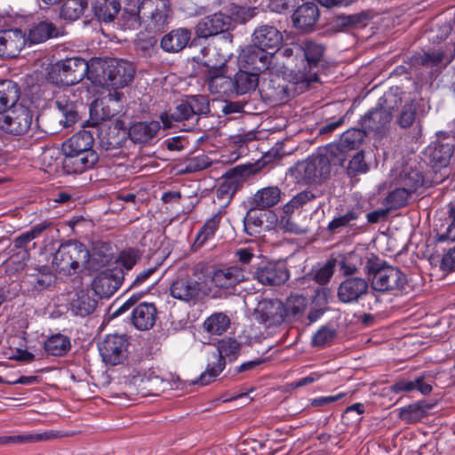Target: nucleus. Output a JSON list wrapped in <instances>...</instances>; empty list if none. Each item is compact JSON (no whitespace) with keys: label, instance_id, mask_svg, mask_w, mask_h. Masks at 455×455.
<instances>
[{"label":"nucleus","instance_id":"f257e3e1","mask_svg":"<svg viewBox=\"0 0 455 455\" xmlns=\"http://www.w3.org/2000/svg\"><path fill=\"white\" fill-rule=\"evenodd\" d=\"M135 75L133 64L118 59L91 60V82L98 86L123 88L132 82Z\"/></svg>","mask_w":455,"mask_h":455},{"label":"nucleus","instance_id":"f03ea898","mask_svg":"<svg viewBox=\"0 0 455 455\" xmlns=\"http://www.w3.org/2000/svg\"><path fill=\"white\" fill-rule=\"evenodd\" d=\"M49 79L57 85L71 86L85 76L91 81V60L80 57L67 58L52 65Z\"/></svg>","mask_w":455,"mask_h":455},{"label":"nucleus","instance_id":"7ed1b4c3","mask_svg":"<svg viewBox=\"0 0 455 455\" xmlns=\"http://www.w3.org/2000/svg\"><path fill=\"white\" fill-rule=\"evenodd\" d=\"M89 260L90 251L83 243L68 241L60 244L54 253L52 267L56 271L71 275L80 267H86Z\"/></svg>","mask_w":455,"mask_h":455},{"label":"nucleus","instance_id":"20e7f679","mask_svg":"<svg viewBox=\"0 0 455 455\" xmlns=\"http://www.w3.org/2000/svg\"><path fill=\"white\" fill-rule=\"evenodd\" d=\"M365 268L369 275H373L371 287L381 292L401 291L407 283L406 275L398 268L392 266L379 267L376 260H367Z\"/></svg>","mask_w":455,"mask_h":455},{"label":"nucleus","instance_id":"39448f33","mask_svg":"<svg viewBox=\"0 0 455 455\" xmlns=\"http://www.w3.org/2000/svg\"><path fill=\"white\" fill-rule=\"evenodd\" d=\"M240 343L234 339H223L218 342V360L216 363L208 364V367L204 372H203L200 378L194 382L195 384H200L202 386L208 385L212 382L217 376H219L225 368L226 358L229 361L236 359L240 352Z\"/></svg>","mask_w":455,"mask_h":455},{"label":"nucleus","instance_id":"423d86ee","mask_svg":"<svg viewBox=\"0 0 455 455\" xmlns=\"http://www.w3.org/2000/svg\"><path fill=\"white\" fill-rule=\"evenodd\" d=\"M454 152L452 144L435 141L431 143L425 150L428 164L435 172L434 181L439 183L448 175L447 167Z\"/></svg>","mask_w":455,"mask_h":455},{"label":"nucleus","instance_id":"0eeeda50","mask_svg":"<svg viewBox=\"0 0 455 455\" xmlns=\"http://www.w3.org/2000/svg\"><path fill=\"white\" fill-rule=\"evenodd\" d=\"M295 171L297 177L307 184H322L331 176L330 166L316 152L306 160L298 163Z\"/></svg>","mask_w":455,"mask_h":455},{"label":"nucleus","instance_id":"6e6552de","mask_svg":"<svg viewBox=\"0 0 455 455\" xmlns=\"http://www.w3.org/2000/svg\"><path fill=\"white\" fill-rule=\"evenodd\" d=\"M170 294L178 300L195 305L204 299L206 292L202 283L188 275H181L172 281Z\"/></svg>","mask_w":455,"mask_h":455},{"label":"nucleus","instance_id":"1a4fd4ad","mask_svg":"<svg viewBox=\"0 0 455 455\" xmlns=\"http://www.w3.org/2000/svg\"><path fill=\"white\" fill-rule=\"evenodd\" d=\"M32 117L28 108L16 103L10 110L0 115V129L13 135H23L29 130Z\"/></svg>","mask_w":455,"mask_h":455},{"label":"nucleus","instance_id":"9d476101","mask_svg":"<svg viewBox=\"0 0 455 455\" xmlns=\"http://www.w3.org/2000/svg\"><path fill=\"white\" fill-rule=\"evenodd\" d=\"M140 8L144 16V23H147L146 28L148 31H161L168 23L171 11L165 0H159L157 4L155 3V0H142Z\"/></svg>","mask_w":455,"mask_h":455},{"label":"nucleus","instance_id":"9b49d317","mask_svg":"<svg viewBox=\"0 0 455 455\" xmlns=\"http://www.w3.org/2000/svg\"><path fill=\"white\" fill-rule=\"evenodd\" d=\"M128 339L124 335H107L99 345L100 354L107 364L117 365L128 356Z\"/></svg>","mask_w":455,"mask_h":455},{"label":"nucleus","instance_id":"f8f14e48","mask_svg":"<svg viewBox=\"0 0 455 455\" xmlns=\"http://www.w3.org/2000/svg\"><path fill=\"white\" fill-rule=\"evenodd\" d=\"M259 171V168L256 164L238 165L229 170L217 188V197L220 199L232 198L240 187L241 180L250 177Z\"/></svg>","mask_w":455,"mask_h":455},{"label":"nucleus","instance_id":"ddd939ff","mask_svg":"<svg viewBox=\"0 0 455 455\" xmlns=\"http://www.w3.org/2000/svg\"><path fill=\"white\" fill-rule=\"evenodd\" d=\"M369 292V282L359 276H349L339 283L337 296L346 304L357 303Z\"/></svg>","mask_w":455,"mask_h":455},{"label":"nucleus","instance_id":"4468645a","mask_svg":"<svg viewBox=\"0 0 455 455\" xmlns=\"http://www.w3.org/2000/svg\"><path fill=\"white\" fill-rule=\"evenodd\" d=\"M124 278L122 269H106L93 279L92 289L99 298H109L120 287Z\"/></svg>","mask_w":455,"mask_h":455},{"label":"nucleus","instance_id":"2eb2a0df","mask_svg":"<svg viewBox=\"0 0 455 455\" xmlns=\"http://www.w3.org/2000/svg\"><path fill=\"white\" fill-rule=\"evenodd\" d=\"M274 58L275 53H269L264 48L251 44L243 51L241 62L243 68L259 76V73L270 68Z\"/></svg>","mask_w":455,"mask_h":455},{"label":"nucleus","instance_id":"dca6fc26","mask_svg":"<svg viewBox=\"0 0 455 455\" xmlns=\"http://www.w3.org/2000/svg\"><path fill=\"white\" fill-rule=\"evenodd\" d=\"M232 19L221 12L205 16L201 19L196 28V35L199 38H209L230 29Z\"/></svg>","mask_w":455,"mask_h":455},{"label":"nucleus","instance_id":"f3484780","mask_svg":"<svg viewBox=\"0 0 455 455\" xmlns=\"http://www.w3.org/2000/svg\"><path fill=\"white\" fill-rule=\"evenodd\" d=\"M289 271L279 262L268 261L259 266L254 272V278L263 285L276 286L289 279Z\"/></svg>","mask_w":455,"mask_h":455},{"label":"nucleus","instance_id":"a211bd4d","mask_svg":"<svg viewBox=\"0 0 455 455\" xmlns=\"http://www.w3.org/2000/svg\"><path fill=\"white\" fill-rule=\"evenodd\" d=\"M250 272L239 266H230L215 269L212 275V282L218 288L230 289L249 279Z\"/></svg>","mask_w":455,"mask_h":455},{"label":"nucleus","instance_id":"6ab92c4d","mask_svg":"<svg viewBox=\"0 0 455 455\" xmlns=\"http://www.w3.org/2000/svg\"><path fill=\"white\" fill-rule=\"evenodd\" d=\"M392 120V113L389 108H377L370 110L361 119V126L365 132H372L382 136L386 133L387 126Z\"/></svg>","mask_w":455,"mask_h":455},{"label":"nucleus","instance_id":"aec40b11","mask_svg":"<svg viewBox=\"0 0 455 455\" xmlns=\"http://www.w3.org/2000/svg\"><path fill=\"white\" fill-rule=\"evenodd\" d=\"M256 314L267 326L277 325L285 320V308L279 299H264L258 304Z\"/></svg>","mask_w":455,"mask_h":455},{"label":"nucleus","instance_id":"412c9836","mask_svg":"<svg viewBox=\"0 0 455 455\" xmlns=\"http://www.w3.org/2000/svg\"><path fill=\"white\" fill-rule=\"evenodd\" d=\"M283 40L282 32L276 27L268 24L257 27L251 35V44L265 50L278 48Z\"/></svg>","mask_w":455,"mask_h":455},{"label":"nucleus","instance_id":"4be33fe9","mask_svg":"<svg viewBox=\"0 0 455 455\" xmlns=\"http://www.w3.org/2000/svg\"><path fill=\"white\" fill-rule=\"evenodd\" d=\"M26 44V36L20 29L0 31V56L14 58Z\"/></svg>","mask_w":455,"mask_h":455},{"label":"nucleus","instance_id":"5701e85b","mask_svg":"<svg viewBox=\"0 0 455 455\" xmlns=\"http://www.w3.org/2000/svg\"><path fill=\"white\" fill-rule=\"evenodd\" d=\"M157 319V309L154 303L141 302L132 312V323L140 331H148L154 327Z\"/></svg>","mask_w":455,"mask_h":455},{"label":"nucleus","instance_id":"b1692460","mask_svg":"<svg viewBox=\"0 0 455 455\" xmlns=\"http://www.w3.org/2000/svg\"><path fill=\"white\" fill-rule=\"evenodd\" d=\"M375 15L376 13L372 10H364L349 15H339L333 19L332 27L336 31L364 28Z\"/></svg>","mask_w":455,"mask_h":455},{"label":"nucleus","instance_id":"393cba45","mask_svg":"<svg viewBox=\"0 0 455 455\" xmlns=\"http://www.w3.org/2000/svg\"><path fill=\"white\" fill-rule=\"evenodd\" d=\"M319 18V9L314 3H305L299 6L292 14L294 26L303 32L313 29Z\"/></svg>","mask_w":455,"mask_h":455},{"label":"nucleus","instance_id":"a878e982","mask_svg":"<svg viewBox=\"0 0 455 455\" xmlns=\"http://www.w3.org/2000/svg\"><path fill=\"white\" fill-rule=\"evenodd\" d=\"M207 84L212 94H235L233 78L224 75L223 68H213L208 71Z\"/></svg>","mask_w":455,"mask_h":455},{"label":"nucleus","instance_id":"bb28decb","mask_svg":"<svg viewBox=\"0 0 455 455\" xmlns=\"http://www.w3.org/2000/svg\"><path fill=\"white\" fill-rule=\"evenodd\" d=\"M54 232H58L53 226V223L48 220H44L31 228L28 231H26L17 236L13 241V247L17 251L28 250L29 243L40 237L43 235H52Z\"/></svg>","mask_w":455,"mask_h":455},{"label":"nucleus","instance_id":"cd10ccee","mask_svg":"<svg viewBox=\"0 0 455 455\" xmlns=\"http://www.w3.org/2000/svg\"><path fill=\"white\" fill-rule=\"evenodd\" d=\"M99 156L96 152H89L83 156H63L62 168L67 174H78L94 167Z\"/></svg>","mask_w":455,"mask_h":455},{"label":"nucleus","instance_id":"c85d7f7f","mask_svg":"<svg viewBox=\"0 0 455 455\" xmlns=\"http://www.w3.org/2000/svg\"><path fill=\"white\" fill-rule=\"evenodd\" d=\"M191 39V31L186 28L172 29L161 40V48L166 52H179Z\"/></svg>","mask_w":455,"mask_h":455},{"label":"nucleus","instance_id":"c756f323","mask_svg":"<svg viewBox=\"0 0 455 455\" xmlns=\"http://www.w3.org/2000/svg\"><path fill=\"white\" fill-rule=\"evenodd\" d=\"M69 435L63 431L49 430L40 434H26L9 436H0V445L8 443H37L47 440H53L68 436Z\"/></svg>","mask_w":455,"mask_h":455},{"label":"nucleus","instance_id":"7c9ffc66","mask_svg":"<svg viewBox=\"0 0 455 455\" xmlns=\"http://www.w3.org/2000/svg\"><path fill=\"white\" fill-rule=\"evenodd\" d=\"M90 4L94 17L102 22L113 21L121 10L120 0H90Z\"/></svg>","mask_w":455,"mask_h":455},{"label":"nucleus","instance_id":"2f4dec72","mask_svg":"<svg viewBox=\"0 0 455 455\" xmlns=\"http://www.w3.org/2000/svg\"><path fill=\"white\" fill-rule=\"evenodd\" d=\"M424 183L422 172L416 162H409L403 166L399 174V184L413 193Z\"/></svg>","mask_w":455,"mask_h":455},{"label":"nucleus","instance_id":"473e14b6","mask_svg":"<svg viewBox=\"0 0 455 455\" xmlns=\"http://www.w3.org/2000/svg\"><path fill=\"white\" fill-rule=\"evenodd\" d=\"M161 129L158 121L138 122L129 129L130 139L137 143H147L154 139Z\"/></svg>","mask_w":455,"mask_h":455},{"label":"nucleus","instance_id":"72a5a7b5","mask_svg":"<svg viewBox=\"0 0 455 455\" xmlns=\"http://www.w3.org/2000/svg\"><path fill=\"white\" fill-rule=\"evenodd\" d=\"M160 120L164 124V128L169 129L173 126L174 122H185L195 120L198 122L199 118L195 117L191 112L190 105L187 102L186 99H182L180 103L175 107L172 113H162L160 115Z\"/></svg>","mask_w":455,"mask_h":455},{"label":"nucleus","instance_id":"f704fd0d","mask_svg":"<svg viewBox=\"0 0 455 455\" xmlns=\"http://www.w3.org/2000/svg\"><path fill=\"white\" fill-rule=\"evenodd\" d=\"M281 190L277 186H270L258 190L251 202L253 209L264 210L276 205L281 199Z\"/></svg>","mask_w":455,"mask_h":455},{"label":"nucleus","instance_id":"c9c22d12","mask_svg":"<svg viewBox=\"0 0 455 455\" xmlns=\"http://www.w3.org/2000/svg\"><path fill=\"white\" fill-rule=\"evenodd\" d=\"M112 100V95L109 94L108 99H97L92 103L90 121L92 125H99L101 122L109 120L116 114V109L109 105Z\"/></svg>","mask_w":455,"mask_h":455},{"label":"nucleus","instance_id":"e433bc0d","mask_svg":"<svg viewBox=\"0 0 455 455\" xmlns=\"http://www.w3.org/2000/svg\"><path fill=\"white\" fill-rule=\"evenodd\" d=\"M20 95L19 85L10 80L0 83V115L10 110L18 102Z\"/></svg>","mask_w":455,"mask_h":455},{"label":"nucleus","instance_id":"4c0bfd02","mask_svg":"<svg viewBox=\"0 0 455 455\" xmlns=\"http://www.w3.org/2000/svg\"><path fill=\"white\" fill-rule=\"evenodd\" d=\"M259 76L258 73L239 70L233 78L235 94L254 92L259 85Z\"/></svg>","mask_w":455,"mask_h":455},{"label":"nucleus","instance_id":"58836bf2","mask_svg":"<svg viewBox=\"0 0 455 455\" xmlns=\"http://www.w3.org/2000/svg\"><path fill=\"white\" fill-rule=\"evenodd\" d=\"M58 28L50 21H40L34 24L28 30L26 42L30 44H40L52 37L58 36Z\"/></svg>","mask_w":455,"mask_h":455},{"label":"nucleus","instance_id":"ea45409f","mask_svg":"<svg viewBox=\"0 0 455 455\" xmlns=\"http://www.w3.org/2000/svg\"><path fill=\"white\" fill-rule=\"evenodd\" d=\"M59 112V121L63 127L73 125L78 119V111L76 104L67 97H60L55 101Z\"/></svg>","mask_w":455,"mask_h":455},{"label":"nucleus","instance_id":"a19ab883","mask_svg":"<svg viewBox=\"0 0 455 455\" xmlns=\"http://www.w3.org/2000/svg\"><path fill=\"white\" fill-rule=\"evenodd\" d=\"M140 4H131L125 5L119 19V24L124 29H138L144 22V16L140 12Z\"/></svg>","mask_w":455,"mask_h":455},{"label":"nucleus","instance_id":"79ce46f5","mask_svg":"<svg viewBox=\"0 0 455 455\" xmlns=\"http://www.w3.org/2000/svg\"><path fill=\"white\" fill-rule=\"evenodd\" d=\"M97 307V300L92 298L88 291L81 290L76 293L71 301L72 312L82 317L91 315Z\"/></svg>","mask_w":455,"mask_h":455},{"label":"nucleus","instance_id":"37998d69","mask_svg":"<svg viewBox=\"0 0 455 455\" xmlns=\"http://www.w3.org/2000/svg\"><path fill=\"white\" fill-rule=\"evenodd\" d=\"M331 170L332 166H342L347 159V150L339 144H329L317 150Z\"/></svg>","mask_w":455,"mask_h":455},{"label":"nucleus","instance_id":"c03bdc74","mask_svg":"<svg viewBox=\"0 0 455 455\" xmlns=\"http://www.w3.org/2000/svg\"><path fill=\"white\" fill-rule=\"evenodd\" d=\"M90 0H64L60 16L66 20H76L88 11Z\"/></svg>","mask_w":455,"mask_h":455},{"label":"nucleus","instance_id":"a18cd8bd","mask_svg":"<svg viewBox=\"0 0 455 455\" xmlns=\"http://www.w3.org/2000/svg\"><path fill=\"white\" fill-rule=\"evenodd\" d=\"M222 214L220 212L209 219L203 227L199 229L194 242V246L202 247L209 239L214 236L216 231L220 227Z\"/></svg>","mask_w":455,"mask_h":455},{"label":"nucleus","instance_id":"49530a36","mask_svg":"<svg viewBox=\"0 0 455 455\" xmlns=\"http://www.w3.org/2000/svg\"><path fill=\"white\" fill-rule=\"evenodd\" d=\"M230 325L229 317L224 313H214L205 319L203 327L208 333L221 335Z\"/></svg>","mask_w":455,"mask_h":455},{"label":"nucleus","instance_id":"de8ad7c7","mask_svg":"<svg viewBox=\"0 0 455 455\" xmlns=\"http://www.w3.org/2000/svg\"><path fill=\"white\" fill-rule=\"evenodd\" d=\"M44 349L51 355L62 356L70 349L69 339L62 334L52 335L44 342Z\"/></svg>","mask_w":455,"mask_h":455},{"label":"nucleus","instance_id":"09e8293b","mask_svg":"<svg viewBox=\"0 0 455 455\" xmlns=\"http://www.w3.org/2000/svg\"><path fill=\"white\" fill-rule=\"evenodd\" d=\"M362 212L358 208H353L345 214L335 217L327 226V231L331 234H337L340 228L352 227V222L356 220Z\"/></svg>","mask_w":455,"mask_h":455},{"label":"nucleus","instance_id":"8fccbe9b","mask_svg":"<svg viewBox=\"0 0 455 455\" xmlns=\"http://www.w3.org/2000/svg\"><path fill=\"white\" fill-rule=\"evenodd\" d=\"M285 308L286 318H299L303 315L307 307L306 297L299 294L291 295L286 303L283 304Z\"/></svg>","mask_w":455,"mask_h":455},{"label":"nucleus","instance_id":"3c124183","mask_svg":"<svg viewBox=\"0 0 455 455\" xmlns=\"http://www.w3.org/2000/svg\"><path fill=\"white\" fill-rule=\"evenodd\" d=\"M93 142L94 139L92 132L83 130L72 135L63 145H68L82 151H94L92 149Z\"/></svg>","mask_w":455,"mask_h":455},{"label":"nucleus","instance_id":"603ef678","mask_svg":"<svg viewBox=\"0 0 455 455\" xmlns=\"http://www.w3.org/2000/svg\"><path fill=\"white\" fill-rule=\"evenodd\" d=\"M112 255L111 244L102 241L94 243L90 251V259L97 261L99 267L108 264L112 259Z\"/></svg>","mask_w":455,"mask_h":455},{"label":"nucleus","instance_id":"864d4df0","mask_svg":"<svg viewBox=\"0 0 455 455\" xmlns=\"http://www.w3.org/2000/svg\"><path fill=\"white\" fill-rule=\"evenodd\" d=\"M366 135L363 128L362 129H348L340 137L339 144L347 150H352L358 148Z\"/></svg>","mask_w":455,"mask_h":455},{"label":"nucleus","instance_id":"5fc2aeb1","mask_svg":"<svg viewBox=\"0 0 455 455\" xmlns=\"http://www.w3.org/2000/svg\"><path fill=\"white\" fill-rule=\"evenodd\" d=\"M187 102L190 105L191 112L195 117L206 116L210 114V100L205 95H188L185 97Z\"/></svg>","mask_w":455,"mask_h":455},{"label":"nucleus","instance_id":"6e6d98bb","mask_svg":"<svg viewBox=\"0 0 455 455\" xmlns=\"http://www.w3.org/2000/svg\"><path fill=\"white\" fill-rule=\"evenodd\" d=\"M324 46L313 41H307L303 44L305 59L307 61L309 68L317 66L324 53Z\"/></svg>","mask_w":455,"mask_h":455},{"label":"nucleus","instance_id":"4d7b16f0","mask_svg":"<svg viewBox=\"0 0 455 455\" xmlns=\"http://www.w3.org/2000/svg\"><path fill=\"white\" fill-rule=\"evenodd\" d=\"M412 191H409L406 188L401 186L388 194L386 197V204L389 209H399L407 204L408 198L412 194Z\"/></svg>","mask_w":455,"mask_h":455},{"label":"nucleus","instance_id":"13d9d810","mask_svg":"<svg viewBox=\"0 0 455 455\" xmlns=\"http://www.w3.org/2000/svg\"><path fill=\"white\" fill-rule=\"evenodd\" d=\"M212 162L205 155H201L185 162L180 169V173H193L203 171L211 165Z\"/></svg>","mask_w":455,"mask_h":455},{"label":"nucleus","instance_id":"bf43d9fd","mask_svg":"<svg viewBox=\"0 0 455 455\" xmlns=\"http://www.w3.org/2000/svg\"><path fill=\"white\" fill-rule=\"evenodd\" d=\"M398 416L407 423H414L424 418V411H422V407L417 402L400 408Z\"/></svg>","mask_w":455,"mask_h":455},{"label":"nucleus","instance_id":"052dcab7","mask_svg":"<svg viewBox=\"0 0 455 455\" xmlns=\"http://www.w3.org/2000/svg\"><path fill=\"white\" fill-rule=\"evenodd\" d=\"M368 171L369 166L364 160V154L363 151L357 152L349 161L347 167V173L351 178L366 173Z\"/></svg>","mask_w":455,"mask_h":455},{"label":"nucleus","instance_id":"680f3d73","mask_svg":"<svg viewBox=\"0 0 455 455\" xmlns=\"http://www.w3.org/2000/svg\"><path fill=\"white\" fill-rule=\"evenodd\" d=\"M417 106L413 101L406 103L401 109L397 117V124L401 128H408L415 122Z\"/></svg>","mask_w":455,"mask_h":455},{"label":"nucleus","instance_id":"e2e57ef3","mask_svg":"<svg viewBox=\"0 0 455 455\" xmlns=\"http://www.w3.org/2000/svg\"><path fill=\"white\" fill-rule=\"evenodd\" d=\"M270 88L273 90L271 97L278 100H285L290 97V89L283 79L270 80Z\"/></svg>","mask_w":455,"mask_h":455},{"label":"nucleus","instance_id":"0e129e2a","mask_svg":"<svg viewBox=\"0 0 455 455\" xmlns=\"http://www.w3.org/2000/svg\"><path fill=\"white\" fill-rule=\"evenodd\" d=\"M29 256L28 250L17 251L9 258L7 261L8 267H12L14 271H20L27 265Z\"/></svg>","mask_w":455,"mask_h":455},{"label":"nucleus","instance_id":"69168bd1","mask_svg":"<svg viewBox=\"0 0 455 455\" xmlns=\"http://www.w3.org/2000/svg\"><path fill=\"white\" fill-rule=\"evenodd\" d=\"M140 259V251L136 249H126L120 252L118 260L127 270L132 268V267Z\"/></svg>","mask_w":455,"mask_h":455},{"label":"nucleus","instance_id":"338daca9","mask_svg":"<svg viewBox=\"0 0 455 455\" xmlns=\"http://www.w3.org/2000/svg\"><path fill=\"white\" fill-rule=\"evenodd\" d=\"M315 195L309 191L304 190L302 192L298 193L296 196L292 197V199L286 204L287 211L298 209L302 207L308 202L313 201L315 198Z\"/></svg>","mask_w":455,"mask_h":455},{"label":"nucleus","instance_id":"774afa93","mask_svg":"<svg viewBox=\"0 0 455 455\" xmlns=\"http://www.w3.org/2000/svg\"><path fill=\"white\" fill-rule=\"evenodd\" d=\"M335 336V330L323 327L314 335L312 342L315 346L323 347L330 344L334 339Z\"/></svg>","mask_w":455,"mask_h":455}]
</instances>
